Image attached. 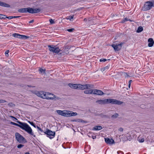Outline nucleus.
<instances>
[{
    "instance_id": "obj_1",
    "label": "nucleus",
    "mask_w": 154,
    "mask_h": 154,
    "mask_svg": "<svg viewBox=\"0 0 154 154\" xmlns=\"http://www.w3.org/2000/svg\"><path fill=\"white\" fill-rule=\"evenodd\" d=\"M96 103L100 104L112 103L118 105H121L123 103V102L122 101L110 98L98 100L96 101Z\"/></svg>"
},
{
    "instance_id": "obj_2",
    "label": "nucleus",
    "mask_w": 154,
    "mask_h": 154,
    "mask_svg": "<svg viewBox=\"0 0 154 154\" xmlns=\"http://www.w3.org/2000/svg\"><path fill=\"white\" fill-rule=\"evenodd\" d=\"M17 122L20 124L19 127L23 130H25L30 134L34 136V133L32 132V130L31 128L27 124L25 123H22L20 121H17Z\"/></svg>"
},
{
    "instance_id": "obj_3",
    "label": "nucleus",
    "mask_w": 154,
    "mask_h": 154,
    "mask_svg": "<svg viewBox=\"0 0 154 154\" xmlns=\"http://www.w3.org/2000/svg\"><path fill=\"white\" fill-rule=\"evenodd\" d=\"M57 112L58 114L66 117L75 116H77L78 114L76 112H74L69 110H57Z\"/></svg>"
},
{
    "instance_id": "obj_4",
    "label": "nucleus",
    "mask_w": 154,
    "mask_h": 154,
    "mask_svg": "<svg viewBox=\"0 0 154 154\" xmlns=\"http://www.w3.org/2000/svg\"><path fill=\"white\" fill-rule=\"evenodd\" d=\"M40 9L39 8L33 9L29 7L20 9L18 10V11L21 13L28 12L30 13L33 14L38 13L40 12Z\"/></svg>"
},
{
    "instance_id": "obj_5",
    "label": "nucleus",
    "mask_w": 154,
    "mask_h": 154,
    "mask_svg": "<svg viewBox=\"0 0 154 154\" xmlns=\"http://www.w3.org/2000/svg\"><path fill=\"white\" fill-rule=\"evenodd\" d=\"M84 93L87 94H93L99 95L104 94V93L101 91L96 89L86 90L84 91Z\"/></svg>"
},
{
    "instance_id": "obj_6",
    "label": "nucleus",
    "mask_w": 154,
    "mask_h": 154,
    "mask_svg": "<svg viewBox=\"0 0 154 154\" xmlns=\"http://www.w3.org/2000/svg\"><path fill=\"white\" fill-rule=\"evenodd\" d=\"M15 138L20 143H24L26 142L25 139L19 133L16 132L15 134Z\"/></svg>"
},
{
    "instance_id": "obj_7",
    "label": "nucleus",
    "mask_w": 154,
    "mask_h": 154,
    "mask_svg": "<svg viewBox=\"0 0 154 154\" xmlns=\"http://www.w3.org/2000/svg\"><path fill=\"white\" fill-rule=\"evenodd\" d=\"M48 47L49 51L53 53H58L60 51V49L57 46H54V45H48Z\"/></svg>"
},
{
    "instance_id": "obj_8",
    "label": "nucleus",
    "mask_w": 154,
    "mask_h": 154,
    "mask_svg": "<svg viewBox=\"0 0 154 154\" xmlns=\"http://www.w3.org/2000/svg\"><path fill=\"white\" fill-rule=\"evenodd\" d=\"M93 88V85L90 84H85L82 85L81 84H79L78 89L84 90L85 89H89L90 88Z\"/></svg>"
},
{
    "instance_id": "obj_9",
    "label": "nucleus",
    "mask_w": 154,
    "mask_h": 154,
    "mask_svg": "<svg viewBox=\"0 0 154 154\" xmlns=\"http://www.w3.org/2000/svg\"><path fill=\"white\" fill-rule=\"evenodd\" d=\"M45 133L47 135V136L50 139L53 138L55 136V133L49 129H47V131Z\"/></svg>"
},
{
    "instance_id": "obj_10",
    "label": "nucleus",
    "mask_w": 154,
    "mask_h": 154,
    "mask_svg": "<svg viewBox=\"0 0 154 154\" xmlns=\"http://www.w3.org/2000/svg\"><path fill=\"white\" fill-rule=\"evenodd\" d=\"M145 10L147 11L151 9L152 6L154 7V2L152 3L151 2H146L145 3Z\"/></svg>"
},
{
    "instance_id": "obj_11",
    "label": "nucleus",
    "mask_w": 154,
    "mask_h": 154,
    "mask_svg": "<svg viewBox=\"0 0 154 154\" xmlns=\"http://www.w3.org/2000/svg\"><path fill=\"white\" fill-rule=\"evenodd\" d=\"M59 99V98L56 97V96L51 93L46 92V99L47 100H54L55 99Z\"/></svg>"
},
{
    "instance_id": "obj_12",
    "label": "nucleus",
    "mask_w": 154,
    "mask_h": 154,
    "mask_svg": "<svg viewBox=\"0 0 154 154\" xmlns=\"http://www.w3.org/2000/svg\"><path fill=\"white\" fill-rule=\"evenodd\" d=\"M12 36L15 38L22 39H26L29 38V36L21 35L17 33H14L13 34Z\"/></svg>"
},
{
    "instance_id": "obj_13",
    "label": "nucleus",
    "mask_w": 154,
    "mask_h": 154,
    "mask_svg": "<svg viewBox=\"0 0 154 154\" xmlns=\"http://www.w3.org/2000/svg\"><path fill=\"white\" fill-rule=\"evenodd\" d=\"M123 44V43H121L120 44L116 45H112V46L113 48L115 51H118L121 49Z\"/></svg>"
},
{
    "instance_id": "obj_14",
    "label": "nucleus",
    "mask_w": 154,
    "mask_h": 154,
    "mask_svg": "<svg viewBox=\"0 0 154 154\" xmlns=\"http://www.w3.org/2000/svg\"><path fill=\"white\" fill-rule=\"evenodd\" d=\"M148 46L149 47H152L154 44V41L152 38H149L148 41Z\"/></svg>"
},
{
    "instance_id": "obj_15",
    "label": "nucleus",
    "mask_w": 154,
    "mask_h": 154,
    "mask_svg": "<svg viewBox=\"0 0 154 154\" xmlns=\"http://www.w3.org/2000/svg\"><path fill=\"white\" fill-rule=\"evenodd\" d=\"M105 141L107 144H112L114 143V140L112 139L105 138Z\"/></svg>"
},
{
    "instance_id": "obj_16",
    "label": "nucleus",
    "mask_w": 154,
    "mask_h": 154,
    "mask_svg": "<svg viewBox=\"0 0 154 154\" xmlns=\"http://www.w3.org/2000/svg\"><path fill=\"white\" fill-rule=\"evenodd\" d=\"M68 85L72 88L74 89H78V84L69 83L68 84Z\"/></svg>"
},
{
    "instance_id": "obj_17",
    "label": "nucleus",
    "mask_w": 154,
    "mask_h": 154,
    "mask_svg": "<svg viewBox=\"0 0 154 154\" xmlns=\"http://www.w3.org/2000/svg\"><path fill=\"white\" fill-rule=\"evenodd\" d=\"M0 6L7 8H9L10 7L9 4L1 1H0Z\"/></svg>"
},
{
    "instance_id": "obj_18",
    "label": "nucleus",
    "mask_w": 154,
    "mask_h": 154,
    "mask_svg": "<svg viewBox=\"0 0 154 154\" xmlns=\"http://www.w3.org/2000/svg\"><path fill=\"white\" fill-rule=\"evenodd\" d=\"M102 128V127L100 126H96L93 128L92 130L94 131L99 130Z\"/></svg>"
},
{
    "instance_id": "obj_19",
    "label": "nucleus",
    "mask_w": 154,
    "mask_h": 154,
    "mask_svg": "<svg viewBox=\"0 0 154 154\" xmlns=\"http://www.w3.org/2000/svg\"><path fill=\"white\" fill-rule=\"evenodd\" d=\"M73 121H75L79 122H82V123H87V122L86 121H84L81 119H76L74 120Z\"/></svg>"
},
{
    "instance_id": "obj_20",
    "label": "nucleus",
    "mask_w": 154,
    "mask_h": 154,
    "mask_svg": "<svg viewBox=\"0 0 154 154\" xmlns=\"http://www.w3.org/2000/svg\"><path fill=\"white\" fill-rule=\"evenodd\" d=\"M46 92H43L42 91V93L41 94V97L45 99H46Z\"/></svg>"
},
{
    "instance_id": "obj_21",
    "label": "nucleus",
    "mask_w": 154,
    "mask_h": 154,
    "mask_svg": "<svg viewBox=\"0 0 154 154\" xmlns=\"http://www.w3.org/2000/svg\"><path fill=\"white\" fill-rule=\"evenodd\" d=\"M143 30V28L141 26H139L137 29V30L136 32L137 33H139L142 32Z\"/></svg>"
},
{
    "instance_id": "obj_22",
    "label": "nucleus",
    "mask_w": 154,
    "mask_h": 154,
    "mask_svg": "<svg viewBox=\"0 0 154 154\" xmlns=\"http://www.w3.org/2000/svg\"><path fill=\"white\" fill-rule=\"evenodd\" d=\"M42 93V91H37L35 92V94L38 96L41 97V94Z\"/></svg>"
},
{
    "instance_id": "obj_23",
    "label": "nucleus",
    "mask_w": 154,
    "mask_h": 154,
    "mask_svg": "<svg viewBox=\"0 0 154 154\" xmlns=\"http://www.w3.org/2000/svg\"><path fill=\"white\" fill-rule=\"evenodd\" d=\"M109 68V66H106L105 67L102 68L101 69V70L102 72H103L106 69H108Z\"/></svg>"
},
{
    "instance_id": "obj_24",
    "label": "nucleus",
    "mask_w": 154,
    "mask_h": 154,
    "mask_svg": "<svg viewBox=\"0 0 154 154\" xmlns=\"http://www.w3.org/2000/svg\"><path fill=\"white\" fill-rule=\"evenodd\" d=\"M138 140L140 142H143L144 141V139L143 138H141L140 137H138Z\"/></svg>"
},
{
    "instance_id": "obj_25",
    "label": "nucleus",
    "mask_w": 154,
    "mask_h": 154,
    "mask_svg": "<svg viewBox=\"0 0 154 154\" xmlns=\"http://www.w3.org/2000/svg\"><path fill=\"white\" fill-rule=\"evenodd\" d=\"M6 16L2 14H0V19H3L6 18Z\"/></svg>"
},
{
    "instance_id": "obj_26",
    "label": "nucleus",
    "mask_w": 154,
    "mask_h": 154,
    "mask_svg": "<svg viewBox=\"0 0 154 154\" xmlns=\"http://www.w3.org/2000/svg\"><path fill=\"white\" fill-rule=\"evenodd\" d=\"M74 17V15L70 16L69 17H67L66 18V19L67 20H71V19L73 18Z\"/></svg>"
},
{
    "instance_id": "obj_27",
    "label": "nucleus",
    "mask_w": 154,
    "mask_h": 154,
    "mask_svg": "<svg viewBox=\"0 0 154 154\" xmlns=\"http://www.w3.org/2000/svg\"><path fill=\"white\" fill-rule=\"evenodd\" d=\"M118 114L117 113H116L113 115L112 116V117L113 119H116L118 117Z\"/></svg>"
},
{
    "instance_id": "obj_28",
    "label": "nucleus",
    "mask_w": 154,
    "mask_h": 154,
    "mask_svg": "<svg viewBox=\"0 0 154 154\" xmlns=\"http://www.w3.org/2000/svg\"><path fill=\"white\" fill-rule=\"evenodd\" d=\"M10 124L11 125H16V126H18V127H19V126H20V124H17V123H15L14 122H10Z\"/></svg>"
},
{
    "instance_id": "obj_29",
    "label": "nucleus",
    "mask_w": 154,
    "mask_h": 154,
    "mask_svg": "<svg viewBox=\"0 0 154 154\" xmlns=\"http://www.w3.org/2000/svg\"><path fill=\"white\" fill-rule=\"evenodd\" d=\"M131 21V20H130V19H128V18H125L124 20H122V23H124L125 22V21Z\"/></svg>"
},
{
    "instance_id": "obj_30",
    "label": "nucleus",
    "mask_w": 154,
    "mask_h": 154,
    "mask_svg": "<svg viewBox=\"0 0 154 154\" xmlns=\"http://www.w3.org/2000/svg\"><path fill=\"white\" fill-rule=\"evenodd\" d=\"M24 146V145H23L20 144L18 145L17 146V147L18 148L20 149L23 147V146Z\"/></svg>"
},
{
    "instance_id": "obj_31",
    "label": "nucleus",
    "mask_w": 154,
    "mask_h": 154,
    "mask_svg": "<svg viewBox=\"0 0 154 154\" xmlns=\"http://www.w3.org/2000/svg\"><path fill=\"white\" fill-rule=\"evenodd\" d=\"M74 30H75V29L74 28H71V29H68L67 30V31L69 32H73Z\"/></svg>"
},
{
    "instance_id": "obj_32",
    "label": "nucleus",
    "mask_w": 154,
    "mask_h": 154,
    "mask_svg": "<svg viewBox=\"0 0 154 154\" xmlns=\"http://www.w3.org/2000/svg\"><path fill=\"white\" fill-rule=\"evenodd\" d=\"M39 71L40 72H41V73H42V72L44 73L45 71V69H43L40 68L39 69Z\"/></svg>"
},
{
    "instance_id": "obj_33",
    "label": "nucleus",
    "mask_w": 154,
    "mask_h": 154,
    "mask_svg": "<svg viewBox=\"0 0 154 154\" xmlns=\"http://www.w3.org/2000/svg\"><path fill=\"white\" fill-rule=\"evenodd\" d=\"M9 52V50H7L5 51V55L6 56L8 57V54Z\"/></svg>"
},
{
    "instance_id": "obj_34",
    "label": "nucleus",
    "mask_w": 154,
    "mask_h": 154,
    "mask_svg": "<svg viewBox=\"0 0 154 154\" xmlns=\"http://www.w3.org/2000/svg\"><path fill=\"white\" fill-rule=\"evenodd\" d=\"M6 101L5 100H2V99H0V103H4L5 102H6Z\"/></svg>"
},
{
    "instance_id": "obj_35",
    "label": "nucleus",
    "mask_w": 154,
    "mask_h": 154,
    "mask_svg": "<svg viewBox=\"0 0 154 154\" xmlns=\"http://www.w3.org/2000/svg\"><path fill=\"white\" fill-rule=\"evenodd\" d=\"M49 21L50 22V23L51 24H53L54 23V22L52 19H51L49 20Z\"/></svg>"
},
{
    "instance_id": "obj_36",
    "label": "nucleus",
    "mask_w": 154,
    "mask_h": 154,
    "mask_svg": "<svg viewBox=\"0 0 154 154\" xmlns=\"http://www.w3.org/2000/svg\"><path fill=\"white\" fill-rule=\"evenodd\" d=\"M10 117L12 119H13V120L14 121H15V122H16L15 120H17V119L14 116H10Z\"/></svg>"
},
{
    "instance_id": "obj_37",
    "label": "nucleus",
    "mask_w": 154,
    "mask_h": 154,
    "mask_svg": "<svg viewBox=\"0 0 154 154\" xmlns=\"http://www.w3.org/2000/svg\"><path fill=\"white\" fill-rule=\"evenodd\" d=\"M106 60L105 59H100V62H105L106 61Z\"/></svg>"
},
{
    "instance_id": "obj_38",
    "label": "nucleus",
    "mask_w": 154,
    "mask_h": 154,
    "mask_svg": "<svg viewBox=\"0 0 154 154\" xmlns=\"http://www.w3.org/2000/svg\"><path fill=\"white\" fill-rule=\"evenodd\" d=\"M37 128L41 132H42L43 131V130L39 127L37 126Z\"/></svg>"
},
{
    "instance_id": "obj_39",
    "label": "nucleus",
    "mask_w": 154,
    "mask_h": 154,
    "mask_svg": "<svg viewBox=\"0 0 154 154\" xmlns=\"http://www.w3.org/2000/svg\"><path fill=\"white\" fill-rule=\"evenodd\" d=\"M119 131H120L122 132L123 131V128H119Z\"/></svg>"
},
{
    "instance_id": "obj_40",
    "label": "nucleus",
    "mask_w": 154,
    "mask_h": 154,
    "mask_svg": "<svg viewBox=\"0 0 154 154\" xmlns=\"http://www.w3.org/2000/svg\"><path fill=\"white\" fill-rule=\"evenodd\" d=\"M6 18H8V19H11L13 18V16H10V17H6Z\"/></svg>"
},
{
    "instance_id": "obj_41",
    "label": "nucleus",
    "mask_w": 154,
    "mask_h": 154,
    "mask_svg": "<svg viewBox=\"0 0 154 154\" xmlns=\"http://www.w3.org/2000/svg\"><path fill=\"white\" fill-rule=\"evenodd\" d=\"M30 124L32 125L34 127H35V125H34V124L33 122H32L31 123H30Z\"/></svg>"
},
{
    "instance_id": "obj_42",
    "label": "nucleus",
    "mask_w": 154,
    "mask_h": 154,
    "mask_svg": "<svg viewBox=\"0 0 154 154\" xmlns=\"http://www.w3.org/2000/svg\"><path fill=\"white\" fill-rule=\"evenodd\" d=\"M33 22H34V20H32L29 22V23H33Z\"/></svg>"
},
{
    "instance_id": "obj_43",
    "label": "nucleus",
    "mask_w": 154,
    "mask_h": 154,
    "mask_svg": "<svg viewBox=\"0 0 154 154\" xmlns=\"http://www.w3.org/2000/svg\"><path fill=\"white\" fill-rule=\"evenodd\" d=\"M19 17V16H13V18Z\"/></svg>"
},
{
    "instance_id": "obj_44",
    "label": "nucleus",
    "mask_w": 154,
    "mask_h": 154,
    "mask_svg": "<svg viewBox=\"0 0 154 154\" xmlns=\"http://www.w3.org/2000/svg\"><path fill=\"white\" fill-rule=\"evenodd\" d=\"M13 104L12 103H9L8 104V105H9V106H11Z\"/></svg>"
},
{
    "instance_id": "obj_45",
    "label": "nucleus",
    "mask_w": 154,
    "mask_h": 154,
    "mask_svg": "<svg viewBox=\"0 0 154 154\" xmlns=\"http://www.w3.org/2000/svg\"><path fill=\"white\" fill-rule=\"evenodd\" d=\"M131 82H132V80H130L129 81V84H131Z\"/></svg>"
},
{
    "instance_id": "obj_46",
    "label": "nucleus",
    "mask_w": 154,
    "mask_h": 154,
    "mask_svg": "<svg viewBox=\"0 0 154 154\" xmlns=\"http://www.w3.org/2000/svg\"><path fill=\"white\" fill-rule=\"evenodd\" d=\"M34 61H35V60H31V62L32 63Z\"/></svg>"
},
{
    "instance_id": "obj_47",
    "label": "nucleus",
    "mask_w": 154,
    "mask_h": 154,
    "mask_svg": "<svg viewBox=\"0 0 154 154\" xmlns=\"http://www.w3.org/2000/svg\"><path fill=\"white\" fill-rule=\"evenodd\" d=\"M87 19L85 18L84 19V20L85 21H87Z\"/></svg>"
},
{
    "instance_id": "obj_48",
    "label": "nucleus",
    "mask_w": 154,
    "mask_h": 154,
    "mask_svg": "<svg viewBox=\"0 0 154 154\" xmlns=\"http://www.w3.org/2000/svg\"><path fill=\"white\" fill-rule=\"evenodd\" d=\"M130 86H131V84H128V87H129V88H130Z\"/></svg>"
},
{
    "instance_id": "obj_49",
    "label": "nucleus",
    "mask_w": 154,
    "mask_h": 154,
    "mask_svg": "<svg viewBox=\"0 0 154 154\" xmlns=\"http://www.w3.org/2000/svg\"><path fill=\"white\" fill-rule=\"evenodd\" d=\"M25 154H29V153L28 152H26L25 153Z\"/></svg>"
},
{
    "instance_id": "obj_50",
    "label": "nucleus",
    "mask_w": 154,
    "mask_h": 154,
    "mask_svg": "<svg viewBox=\"0 0 154 154\" xmlns=\"http://www.w3.org/2000/svg\"><path fill=\"white\" fill-rule=\"evenodd\" d=\"M93 139H94L96 138V137L94 136L92 137Z\"/></svg>"
},
{
    "instance_id": "obj_51",
    "label": "nucleus",
    "mask_w": 154,
    "mask_h": 154,
    "mask_svg": "<svg viewBox=\"0 0 154 154\" xmlns=\"http://www.w3.org/2000/svg\"><path fill=\"white\" fill-rule=\"evenodd\" d=\"M33 64H35L36 63L35 61V62H33Z\"/></svg>"
},
{
    "instance_id": "obj_52",
    "label": "nucleus",
    "mask_w": 154,
    "mask_h": 154,
    "mask_svg": "<svg viewBox=\"0 0 154 154\" xmlns=\"http://www.w3.org/2000/svg\"><path fill=\"white\" fill-rule=\"evenodd\" d=\"M128 138V139H130V138Z\"/></svg>"
},
{
    "instance_id": "obj_53",
    "label": "nucleus",
    "mask_w": 154,
    "mask_h": 154,
    "mask_svg": "<svg viewBox=\"0 0 154 154\" xmlns=\"http://www.w3.org/2000/svg\"><path fill=\"white\" fill-rule=\"evenodd\" d=\"M125 74L126 75H127V74H126V73H125Z\"/></svg>"
},
{
    "instance_id": "obj_54",
    "label": "nucleus",
    "mask_w": 154,
    "mask_h": 154,
    "mask_svg": "<svg viewBox=\"0 0 154 154\" xmlns=\"http://www.w3.org/2000/svg\"><path fill=\"white\" fill-rule=\"evenodd\" d=\"M125 74L126 75H127V74H126V73H125Z\"/></svg>"
},
{
    "instance_id": "obj_55",
    "label": "nucleus",
    "mask_w": 154,
    "mask_h": 154,
    "mask_svg": "<svg viewBox=\"0 0 154 154\" xmlns=\"http://www.w3.org/2000/svg\"><path fill=\"white\" fill-rule=\"evenodd\" d=\"M125 74L126 75H127V74H126V73H125Z\"/></svg>"
}]
</instances>
